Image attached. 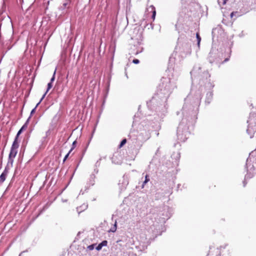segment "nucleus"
I'll return each mask as SVG.
<instances>
[{
	"label": "nucleus",
	"instance_id": "f257e3e1",
	"mask_svg": "<svg viewBox=\"0 0 256 256\" xmlns=\"http://www.w3.org/2000/svg\"><path fill=\"white\" fill-rule=\"evenodd\" d=\"M176 87L170 78H162L160 80L156 92L152 98L147 102V105L151 109L167 108V100Z\"/></svg>",
	"mask_w": 256,
	"mask_h": 256
},
{
	"label": "nucleus",
	"instance_id": "f03ea898",
	"mask_svg": "<svg viewBox=\"0 0 256 256\" xmlns=\"http://www.w3.org/2000/svg\"><path fill=\"white\" fill-rule=\"evenodd\" d=\"M191 99V96L188 95L184 100V104L182 108V113L185 118L182 119V122H180L177 130V136L178 139L182 142H185L190 134V132L188 130V126L186 123L187 122V114H188V110H190V112L193 114V108L194 107H198L200 106V100L202 99V93L199 90L196 92L194 102V105L192 106H188V103Z\"/></svg>",
	"mask_w": 256,
	"mask_h": 256
},
{
	"label": "nucleus",
	"instance_id": "7ed1b4c3",
	"mask_svg": "<svg viewBox=\"0 0 256 256\" xmlns=\"http://www.w3.org/2000/svg\"><path fill=\"white\" fill-rule=\"evenodd\" d=\"M256 152L250 154L246 162L247 173L245 176V180L250 178L256 174Z\"/></svg>",
	"mask_w": 256,
	"mask_h": 256
},
{
	"label": "nucleus",
	"instance_id": "20e7f679",
	"mask_svg": "<svg viewBox=\"0 0 256 256\" xmlns=\"http://www.w3.org/2000/svg\"><path fill=\"white\" fill-rule=\"evenodd\" d=\"M247 122L248 123V126L246 132L250 138H252L256 134V115L251 114Z\"/></svg>",
	"mask_w": 256,
	"mask_h": 256
},
{
	"label": "nucleus",
	"instance_id": "39448f33",
	"mask_svg": "<svg viewBox=\"0 0 256 256\" xmlns=\"http://www.w3.org/2000/svg\"><path fill=\"white\" fill-rule=\"evenodd\" d=\"M201 68L199 65H196L194 66L193 69L190 72V74L192 79V83L194 84V82L196 79V77L200 74Z\"/></svg>",
	"mask_w": 256,
	"mask_h": 256
},
{
	"label": "nucleus",
	"instance_id": "423d86ee",
	"mask_svg": "<svg viewBox=\"0 0 256 256\" xmlns=\"http://www.w3.org/2000/svg\"><path fill=\"white\" fill-rule=\"evenodd\" d=\"M203 76L206 77V82H205V87L208 89L212 88L214 85V84L210 82V80L208 79L210 77V75L208 72H204L203 73Z\"/></svg>",
	"mask_w": 256,
	"mask_h": 256
},
{
	"label": "nucleus",
	"instance_id": "0eeeda50",
	"mask_svg": "<svg viewBox=\"0 0 256 256\" xmlns=\"http://www.w3.org/2000/svg\"><path fill=\"white\" fill-rule=\"evenodd\" d=\"M30 119V116L26 120V122L24 123V124L22 126V127L18 131V133H17V134L16 135V136H17V138H18L19 136L22 133V132L24 130H26L27 128Z\"/></svg>",
	"mask_w": 256,
	"mask_h": 256
},
{
	"label": "nucleus",
	"instance_id": "6e6552de",
	"mask_svg": "<svg viewBox=\"0 0 256 256\" xmlns=\"http://www.w3.org/2000/svg\"><path fill=\"white\" fill-rule=\"evenodd\" d=\"M8 168L7 167H6L0 176V184L2 183L6 178V176H8Z\"/></svg>",
	"mask_w": 256,
	"mask_h": 256
},
{
	"label": "nucleus",
	"instance_id": "1a4fd4ad",
	"mask_svg": "<svg viewBox=\"0 0 256 256\" xmlns=\"http://www.w3.org/2000/svg\"><path fill=\"white\" fill-rule=\"evenodd\" d=\"M18 150L10 148V151L8 156V161L12 162L13 158H14L17 154Z\"/></svg>",
	"mask_w": 256,
	"mask_h": 256
},
{
	"label": "nucleus",
	"instance_id": "9d476101",
	"mask_svg": "<svg viewBox=\"0 0 256 256\" xmlns=\"http://www.w3.org/2000/svg\"><path fill=\"white\" fill-rule=\"evenodd\" d=\"M164 210L166 214H162V216H164L163 218L164 220L168 219L171 216L170 213L169 212V208L168 206H164Z\"/></svg>",
	"mask_w": 256,
	"mask_h": 256
},
{
	"label": "nucleus",
	"instance_id": "9b49d317",
	"mask_svg": "<svg viewBox=\"0 0 256 256\" xmlns=\"http://www.w3.org/2000/svg\"><path fill=\"white\" fill-rule=\"evenodd\" d=\"M213 93L212 92H208L206 94L205 102L208 104L212 100Z\"/></svg>",
	"mask_w": 256,
	"mask_h": 256
},
{
	"label": "nucleus",
	"instance_id": "f8f14e48",
	"mask_svg": "<svg viewBox=\"0 0 256 256\" xmlns=\"http://www.w3.org/2000/svg\"><path fill=\"white\" fill-rule=\"evenodd\" d=\"M18 138H17V136H16L14 141L13 142V143L12 144L11 148L15 150H17L19 146V141L18 140Z\"/></svg>",
	"mask_w": 256,
	"mask_h": 256
},
{
	"label": "nucleus",
	"instance_id": "ddd939ff",
	"mask_svg": "<svg viewBox=\"0 0 256 256\" xmlns=\"http://www.w3.org/2000/svg\"><path fill=\"white\" fill-rule=\"evenodd\" d=\"M88 208V205L86 204H84L81 206L78 207L76 208V210L78 214H80L82 212L86 210Z\"/></svg>",
	"mask_w": 256,
	"mask_h": 256
},
{
	"label": "nucleus",
	"instance_id": "4468645a",
	"mask_svg": "<svg viewBox=\"0 0 256 256\" xmlns=\"http://www.w3.org/2000/svg\"><path fill=\"white\" fill-rule=\"evenodd\" d=\"M196 39H197V41H198V47H200V41H201V38L198 32H197L196 34Z\"/></svg>",
	"mask_w": 256,
	"mask_h": 256
},
{
	"label": "nucleus",
	"instance_id": "2eb2a0df",
	"mask_svg": "<svg viewBox=\"0 0 256 256\" xmlns=\"http://www.w3.org/2000/svg\"><path fill=\"white\" fill-rule=\"evenodd\" d=\"M117 158V156H115L114 155L112 158V162L113 163H114L116 164H120L122 162L121 160H119V161H118V162H116L115 161V158Z\"/></svg>",
	"mask_w": 256,
	"mask_h": 256
},
{
	"label": "nucleus",
	"instance_id": "dca6fc26",
	"mask_svg": "<svg viewBox=\"0 0 256 256\" xmlns=\"http://www.w3.org/2000/svg\"><path fill=\"white\" fill-rule=\"evenodd\" d=\"M228 0H218V4L221 6H222L224 5Z\"/></svg>",
	"mask_w": 256,
	"mask_h": 256
},
{
	"label": "nucleus",
	"instance_id": "f3484780",
	"mask_svg": "<svg viewBox=\"0 0 256 256\" xmlns=\"http://www.w3.org/2000/svg\"><path fill=\"white\" fill-rule=\"evenodd\" d=\"M150 180V178H149V176L148 175H146L145 176V180L143 182V184H142V187L144 188V185L145 184H146L148 181Z\"/></svg>",
	"mask_w": 256,
	"mask_h": 256
},
{
	"label": "nucleus",
	"instance_id": "a211bd4d",
	"mask_svg": "<svg viewBox=\"0 0 256 256\" xmlns=\"http://www.w3.org/2000/svg\"><path fill=\"white\" fill-rule=\"evenodd\" d=\"M152 8V10H153V12H152V18L153 19V20H154L155 18V17H156V11L155 10V8L154 6H151Z\"/></svg>",
	"mask_w": 256,
	"mask_h": 256
},
{
	"label": "nucleus",
	"instance_id": "6ab92c4d",
	"mask_svg": "<svg viewBox=\"0 0 256 256\" xmlns=\"http://www.w3.org/2000/svg\"><path fill=\"white\" fill-rule=\"evenodd\" d=\"M116 230V222H115L114 224L113 227H112L110 230V232H114Z\"/></svg>",
	"mask_w": 256,
	"mask_h": 256
},
{
	"label": "nucleus",
	"instance_id": "aec40b11",
	"mask_svg": "<svg viewBox=\"0 0 256 256\" xmlns=\"http://www.w3.org/2000/svg\"><path fill=\"white\" fill-rule=\"evenodd\" d=\"M38 105H39V103H38V104H36V106H35V108H34L32 110V111H31V112H30V116H32V114L35 112H36V108L38 107Z\"/></svg>",
	"mask_w": 256,
	"mask_h": 256
},
{
	"label": "nucleus",
	"instance_id": "412c9836",
	"mask_svg": "<svg viewBox=\"0 0 256 256\" xmlns=\"http://www.w3.org/2000/svg\"><path fill=\"white\" fill-rule=\"evenodd\" d=\"M76 140H74L72 142V147L71 149L69 151V153H70L71 152L74 148L76 147Z\"/></svg>",
	"mask_w": 256,
	"mask_h": 256
},
{
	"label": "nucleus",
	"instance_id": "4be33fe9",
	"mask_svg": "<svg viewBox=\"0 0 256 256\" xmlns=\"http://www.w3.org/2000/svg\"><path fill=\"white\" fill-rule=\"evenodd\" d=\"M96 245V244H92L91 245H90L88 246L87 248L90 250H92L94 249V246Z\"/></svg>",
	"mask_w": 256,
	"mask_h": 256
},
{
	"label": "nucleus",
	"instance_id": "5701e85b",
	"mask_svg": "<svg viewBox=\"0 0 256 256\" xmlns=\"http://www.w3.org/2000/svg\"><path fill=\"white\" fill-rule=\"evenodd\" d=\"M56 72V70H54V72L53 74V76H52V78H51L50 81V82L52 83V82L54 80H55Z\"/></svg>",
	"mask_w": 256,
	"mask_h": 256
},
{
	"label": "nucleus",
	"instance_id": "b1692460",
	"mask_svg": "<svg viewBox=\"0 0 256 256\" xmlns=\"http://www.w3.org/2000/svg\"><path fill=\"white\" fill-rule=\"evenodd\" d=\"M52 84L51 82H48V88L46 90V92H48V91L52 88Z\"/></svg>",
	"mask_w": 256,
	"mask_h": 256
},
{
	"label": "nucleus",
	"instance_id": "393cba45",
	"mask_svg": "<svg viewBox=\"0 0 256 256\" xmlns=\"http://www.w3.org/2000/svg\"><path fill=\"white\" fill-rule=\"evenodd\" d=\"M100 244L102 246H106L108 244V241L106 240H103L100 242Z\"/></svg>",
	"mask_w": 256,
	"mask_h": 256
},
{
	"label": "nucleus",
	"instance_id": "a878e982",
	"mask_svg": "<svg viewBox=\"0 0 256 256\" xmlns=\"http://www.w3.org/2000/svg\"><path fill=\"white\" fill-rule=\"evenodd\" d=\"M103 246L101 245L100 243L98 244V246L96 248V249L99 251L102 250Z\"/></svg>",
	"mask_w": 256,
	"mask_h": 256
},
{
	"label": "nucleus",
	"instance_id": "bb28decb",
	"mask_svg": "<svg viewBox=\"0 0 256 256\" xmlns=\"http://www.w3.org/2000/svg\"><path fill=\"white\" fill-rule=\"evenodd\" d=\"M126 139H124L120 142V146H122L124 144L126 143Z\"/></svg>",
	"mask_w": 256,
	"mask_h": 256
},
{
	"label": "nucleus",
	"instance_id": "cd10ccee",
	"mask_svg": "<svg viewBox=\"0 0 256 256\" xmlns=\"http://www.w3.org/2000/svg\"><path fill=\"white\" fill-rule=\"evenodd\" d=\"M69 1L68 0H66L65 2L63 4V8H66V6L68 4Z\"/></svg>",
	"mask_w": 256,
	"mask_h": 256
},
{
	"label": "nucleus",
	"instance_id": "c85d7f7f",
	"mask_svg": "<svg viewBox=\"0 0 256 256\" xmlns=\"http://www.w3.org/2000/svg\"><path fill=\"white\" fill-rule=\"evenodd\" d=\"M102 160V158H100L98 160H97V162L96 163V166H98L100 164V161Z\"/></svg>",
	"mask_w": 256,
	"mask_h": 256
},
{
	"label": "nucleus",
	"instance_id": "c756f323",
	"mask_svg": "<svg viewBox=\"0 0 256 256\" xmlns=\"http://www.w3.org/2000/svg\"><path fill=\"white\" fill-rule=\"evenodd\" d=\"M47 92H46L43 94V96H42V98H41L40 100V102H38V103H39V104L41 102L42 100L44 98V97H45V96H46V93H47Z\"/></svg>",
	"mask_w": 256,
	"mask_h": 256
},
{
	"label": "nucleus",
	"instance_id": "7c9ffc66",
	"mask_svg": "<svg viewBox=\"0 0 256 256\" xmlns=\"http://www.w3.org/2000/svg\"><path fill=\"white\" fill-rule=\"evenodd\" d=\"M132 62L135 64H138L140 62V60L138 59H134L133 60Z\"/></svg>",
	"mask_w": 256,
	"mask_h": 256
},
{
	"label": "nucleus",
	"instance_id": "2f4dec72",
	"mask_svg": "<svg viewBox=\"0 0 256 256\" xmlns=\"http://www.w3.org/2000/svg\"><path fill=\"white\" fill-rule=\"evenodd\" d=\"M70 153H69V152L66 155V156H64V160H63V162H65L66 160L67 159V158H68L69 154H70Z\"/></svg>",
	"mask_w": 256,
	"mask_h": 256
},
{
	"label": "nucleus",
	"instance_id": "473e14b6",
	"mask_svg": "<svg viewBox=\"0 0 256 256\" xmlns=\"http://www.w3.org/2000/svg\"><path fill=\"white\" fill-rule=\"evenodd\" d=\"M200 76H202V75H200V74L199 75H198V76L196 77V79L195 81L194 82V83L196 82L198 78Z\"/></svg>",
	"mask_w": 256,
	"mask_h": 256
},
{
	"label": "nucleus",
	"instance_id": "72a5a7b5",
	"mask_svg": "<svg viewBox=\"0 0 256 256\" xmlns=\"http://www.w3.org/2000/svg\"><path fill=\"white\" fill-rule=\"evenodd\" d=\"M203 83H204V80H201L200 82V85L202 86Z\"/></svg>",
	"mask_w": 256,
	"mask_h": 256
},
{
	"label": "nucleus",
	"instance_id": "f704fd0d",
	"mask_svg": "<svg viewBox=\"0 0 256 256\" xmlns=\"http://www.w3.org/2000/svg\"><path fill=\"white\" fill-rule=\"evenodd\" d=\"M186 2V0H182V4H184Z\"/></svg>",
	"mask_w": 256,
	"mask_h": 256
},
{
	"label": "nucleus",
	"instance_id": "c9c22d12",
	"mask_svg": "<svg viewBox=\"0 0 256 256\" xmlns=\"http://www.w3.org/2000/svg\"><path fill=\"white\" fill-rule=\"evenodd\" d=\"M234 12H232L230 14V16L232 18L234 16Z\"/></svg>",
	"mask_w": 256,
	"mask_h": 256
},
{
	"label": "nucleus",
	"instance_id": "e433bc0d",
	"mask_svg": "<svg viewBox=\"0 0 256 256\" xmlns=\"http://www.w3.org/2000/svg\"><path fill=\"white\" fill-rule=\"evenodd\" d=\"M150 28H152V29H153V26H152V24H150Z\"/></svg>",
	"mask_w": 256,
	"mask_h": 256
},
{
	"label": "nucleus",
	"instance_id": "4c0bfd02",
	"mask_svg": "<svg viewBox=\"0 0 256 256\" xmlns=\"http://www.w3.org/2000/svg\"><path fill=\"white\" fill-rule=\"evenodd\" d=\"M243 183H244V186H245V185H246L245 180L243 182Z\"/></svg>",
	"mask_w": 256,
	"mask_h": 256
},
{
	"label": "nucleus",
	"instance_id": "58836bf2",
	"mask_svg": "<svg viewBox=\"0 0 256 256\" xmlns=\"http://www.w3.org/2000/svg\"><path fill=\"white\" fill-rule=\"evenodd\" d=\"M227 60H228V58H226V59L224 60V62H226Z\"/></svg>",
	"mask_w": 256,
	"mask_h": 256
}]
</instances>
